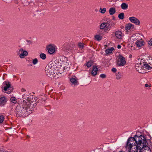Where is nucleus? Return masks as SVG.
Segmentation results:
<instances>
[{"label": "nucleus", "instance_id": "nucleus-1", "mask_svg": "<svg viewBox=\"0 0 152 152\" xmlns=\"http://www.w3.org/2000/svg\"><path fill=\"white\" fill-rule=\"evenodd\" d=\"M66 65H69L67 62H64L62 65L60 64L61 67L59 68L56 67L54 65L52 66L51 64H48L45 68L46 73L51 78H58L61 76L64 70H68L69 67L67 66Z\"/></svg>", "mask_w": 152, "mask_h": 152}, {"label": "nucleus", "instance_id": "nucleus-2", "mask_svg": "<svg viewBox=\"0 0 152 152\" xmlns=\"http://www.w3.org/2000/svg\"><path fill=\"white\" fill-rule=\"evenodd\" d=\"M26 100L21 102V103L16 107L15 112L17 117L25 116L28 115L32 113V110L27 107Z\"/></svg>", "mask_w": 152, "mask_h": 152}, {"label": "nucleus", "instance_id": "nucleus-3", "mask_svg": "<svg viewBox=\"0 0 152 152\" xmlns=\"http://www.w3.org/2000/svg\"><path fill=\"white\" fill-rule=\"evenodd\" d=\"M137 137L138 136L136 135L133 137L129 138L127 141L126 147L132 152H137L136 145L137 141L136 140Z\"/></svg>", "mask_w": 152, "mask_h": 152}, {"label": "nucleus", "instance_id": "nucleus-4", "mask_svg": "<svg viewBox=\"0 0 152 152\" xmlns=\"http://www.w3.org/2000/svg\"><path fill=\"white\" fill-rule=\"evenodd\" d=\"M136 138V140L137 141L136 145L137 152L138 150H139L145 148V147L147 146V141L146 138L145 137L142 135H140L139 136H138V137Z\"/></svg>", "mask_w": 152, "mask_h": 152}, {"label": "nucleus", "instance_id": "nucleus-5", "mask_svg": "<svg viewBox=\"0 0 152 152\" xmlns=\"http://www.w3.org/2000/svg\"><path fill=\"white\" fill-rule=\"evenodd\" d=\"M132 38L134 41H136L135 44L137 48H140L144 45L145 42L140 38L139 34H134L132 37Z\"/></svg>", "mask_w": 152, "mask_h": 152}, {"label": "nucleus", "instance_id": "nucleus-6", "mask_svg": "<svg viewBox=\"0 0 152 152\" xmlns=\"http://www.w3.org/2000/svg\"><path fill=\"white\" fill-rule=\"evenodd\" d=\"M125 58L121 55L118 56L116 60L117 65L118 66H123L126 64Z\"/></svg>", "mask_w": 152, "mask_h": 152}, {"label": "nucleus", "instance_id": "nucleus-7", "mask_svg": "<svg viewBox=\"0 0 152 152\" xmlns=\"http://www.w3.org/2000/svg\"><path fill=\"white\" fill-rule=\"evenodd\" d=\"M143 64L142 65L141 63H137L136 64L135 68L137 70L138 72H139V69L142 68L143 67V68L144 69H146L148 70H150L151 69L152 67H151L149 65L146 64V63L145 64L144 63H143Z\"/></svg>", "mask_w": 152, "mask_h": 152}, {"label": "nucleus", "instance_id": "nucleus-8", "mask_svg": "<svg viewBox=\"0 0 152 152\" xmlns=\"http://www.w3.org/2000/svg\"><path fill=\"white\" fill-rule=\"evenodd\" d=\"M73 45H70L67 43L64 44L61 47V50L64 53H66L68 51H71L73 49Z\"/></svg>", "mask_w": 152, "mask_h": 152}, {"label": "nucleus", "instance_id": "nucleus-9", "mask_svg": "<svg viewBox=\"0 0 152 152\" xmlns=\"http://www.w3.org/2000/svg\"><path fill=\"white\" fill-rule=\"evenodd\" d=\"M47 48L48 53L50 54L53 53L56 50L55 46L52 44L48 45L47 47Z\"/></svg>", "mask_w": 152, "mask_h": 152}, {"label": "nucleus", "instance_id": "nucleus-10", "mask_svg": "<svg viewBox=\"0 0 152 152\" xmlns=\"http://www.w3.org/2000/svg\"><path fill=\"white\" fill-rule=\"evenodd\" d=\"M129 19L131 22L136 25H139L140 24V22L139 20L134 17H130L129 18Z\"/></svg>", "mask_w": 152, "mask_h": 152}, {"label": "nucleus", "instance_id": "nucleus-11", "mask_svg": "<svg viewBox=\"0 0 152 152\" xmlns=\"http://www.w3.org/2000/svg\"><path fill=\"white\" fill-rule=\"evenodd\" d=\"M26 102L27 104H26L27 105V107L29 108L30 110L32 108L34 107L36 105V104L35 102L33 101H31L30 100L29 101L26 102Z\"/></svg>", "mask_w": 152, "mask_h": 152}, {"label": "nucleus", "instance_id": "nucleus-12", "mask_svg": "<svg viewBox=\"0 0 152 152\" xmlns=\"http://www.w3.org/2000/svg\"><path fill=\"white\" fill-rule=\"evenodd\" d=\"M7 102V98L5 96H0V106H3Z\"/></svg>", "mask_w": 152, "mask_h": 152}, {"label": "nucleus", "instance_id": "nucleus-13", "mask_svg": "<svg viewBox=\"0 0 152 152\" xmlns=\"http://www.w3.org/2000/svg\"><path fill=\"white\" fill-rule=\"evenodd\" d=\"M3 86H4L3 90L5 91H7V89L10 90V88H11V84L8 81L4 82L3 83Z\"/></svg>", "mask_w": 152, "mask_h": 152}, {"label": "nucleus", "instance_id": "nucleus-14", "mask_svg": "<svg viewBox=\"0 0 152 152\" xmlns=\"http://www.w3.org/2000/svg\"><path fill=\"white\" fill-rule=\"evenodd\" d=\"M98 71V68L97 66H94L91 74L92 76H95L97 74Z\"/></svg>", "mask_w": 152, "mask_h": 152}, {"label": "nucleus", "instance_id": "nucleus-15", "mask_svg": "<svg viewBox=\"0 0 152 152\" xmlns=\"http://www.w3.org/2000/svg\"><path fill=\"white\" fill-rule=\"evenodd\" d=\"M139 152H151V151L149 147L147 146L140 150Z\"/></svg>", "mask_w": 152, "mask_h": 152}, {"label": "nucleus", "instance_id": "nucleus-16", "mask_svg": "<svg viewBox=\"0 0 152 152\" xmlns=\"http://www.w3.org/2000/svg\"><path fill=\"white\" fill-rule=\"evenodd\" d=\"M115 35L118 39H121L122 38V34L120 31H116L115 33Z\"/></svg>", "mask_w": 152, "mask_h": 152}, {"label": "nucleus", "instance_id": "nucleus-17", "mask_svg": "<svg viewBox=\"0 0 152 152\" xmlns=\"http://www.w3.org/2000/svg\"><path fill=\"white\" fill-rule=\"evenodd\" d=\"M116 12L115 9L114 8H110L109 10V12L110 15H113Z\"/></svg>", "mask_w": 152, "mask_h": 152}, {"label": "nucleus", "instance_id": "nucleus-18", "mask_svg": "<svg viewBox=\"0 0 152 152\" xmlns=\"http://www.w3.org/2000/svg\"><path fill=\"white\" fill-rule=\"evenodd\" d=\"M28 95L27 94H24L22 96V98L23 99V102L24 100H25L26 102H28L30 101V99L28 97Z\"/></svg>", "mask_w": 152, "mask_h": 152}, {"label": "nucleus", "instance_id": "nucleus-19", "mask_svg": "<svg viewBox=\"0 0 152 152\" xmlns=\"http://www.w3.org/2000/svg\"><path fill=\"white\" fill-rule=\"evenodd\" d=\"M121 7L122 9L125 10L128 9V6L126 3H123L121 4Z\"/></svg>", "mask_w": 152, "mask_h": 152}, {"label": "nucleus", "instance_id": "nucleus-20", "mask_svg": "<svg viewBox=\"0 0 152 152\" xmlns=\"http://www.w3.org/2000/svg\"><path fill=\"white\" fill-rule=\"evenodd\" d=\"M28 54V53L27 51H23L22 53L20 54L19 56L21 58H24L25 56H26Z\"/></svg>", "mask_w": 152, "mask_h": 152}, {"label": "nucleus", "instance_id": "nucleus-21", "mask_svg": "<svg viewBox=\"0 0 152 152\" xmlns=\"http://www.w3.org/2000/svg\"><path fill=\"white\" fill-rule=\"evenodd\" d=\"M134 27V25L131 23H129L127 24L125 28L127 30H129L131 28H133Z\"/></svg>", "mask_w": 152, "mask_h": 152}, {"label": "nucleus", "instance_id": "nucleus-22", "mask_svg": "<svg viewBox=\"0 0 152 152\" xmlns=\"http://www.w3.org/2000/svg\"><path fill=\"white\" fill-rule=\"evenodd\" d=\"M70 81L74 85H77V82L75 78L72 77L71 78Z\"/></svg>", "mask_w": 152, "mask_h": 152}, {"label": "nucleus", "instance_id": "nucleus-23", "mask_svg": "<svg viewBox=\"0 0 152 152\" xmlns=\"http://www.w3.org/2000/svg\"><path fill=\"white\" fill-rule=\"evenodd\" d=\"M113 50H114V48L113 47H112L106 50L105 53L107 54H108L109 53H112Z\"/></svg>", "mask_w": 152, "mask_h": 152}, {"label": "nucleus", "instance_id": "nucleus-24", "mask_svg": "<svg viewBox=\"0 0 152 152\" xmlns=\"http://www.w3.org/2000/svg\"><path fill=\"white\" fill-rule=\"evenodd\" d=\"M107 26L106 24L105 23H102L100 26V29H102L105 28H107Z\"/></svg>", "mask_w": 152, "mask_h": 152}, {"label": "nucleus", "instance_id": "nucleus-25", "mask_svg": "<svg viewBox=\"0 0 152 152\" xmlns=\"http://www.w3.org/2000/svg\"><path fill=\"white\" fill-rule=\"evenodd\" d=\"M93 64V62L92 61H88L87 62L86 66H87L88 67H91L92 65Z\"/></svg>", "mask_w": 152, "mask_h": 152}, {"label": "nucleus", "instance_id": "nucleus-26", "mask_svg": "<svg viewBox=\"0 0 152 152\" xmlns=\"http://www.w3.org/2000/svg\"><path fill=\"white\" fill-rule=\"evenodd\" d=\"M95 39L98 40L100 41L102 39V37L99 35H96L94 36Z\"/></svg>", "mask_w": 152, "mask_h": 152}, {"label": "nucleus", "instance_id": "nucleus-27", "mask_svg": "<svg viewBox=\"0 0 152 152\" xmlns=\"http://www.w3.org/2000/svg\"><path fill=\"white\" fill-rule=\"evenodd\" d=\"M122 77V74L119 72H118L116 74V77L117 80H119Z\"/></svg>", "mask_w": 152, "mask_h": 152}, {"label": "nucleus", "instance_id": "nucleus-28", "mask_svg": "<svg viewBox=\"0 0 152 152\" xmlns=\"http://www.w3.org/2000/svg\"><path fill=\"white\" fill-rule=\"evenodd\" d=\"M118 18L122 20L124 18V13H121L119 14L118 15Z\"/></svg>", "mask_w": 152, "mask_h": 152}, {"label": "nucleus", "instance_id": "nucleus-29", "mask_svg": "<svg viewBox=\"0 0 152 152\" xmlns=\"http://www.w3.org/2000/svg\"><path fill=\"white\" fill-rule=\"evenodd\" d=\"M40 57L42 59L44 60L46 58V56L45 54L42 53L40 55Z\"/></svg>", "mask_w": 152, "mask_h": 152}, {"label": "nucleus", "instance_id": "nucleus-30", "mask_svg": "<svg viewBox=\"0 0 152 152\" xmlns=\"http://www.w3.org/2000/svg\"><path fill=\"white\" fill-rule=\"evenodd\" d=\"M11 101L14 103H15L17 102V99L15 97H12L10 98Z\"/></svg>", "mask_w": 152, "mask_h": 152}, {"label": "nucleus", "instance_id": "nucleus-31", "mask_svg": "<svg viewBox=\"0 0 152 152\" xmlns=\"http://www.w3.org/2000/svg\"><path fill=\"white\" fill-rule=\"evenodd\" d=\"M106 11V9L105 8H104L103 9H102L100 8L99 9V12L102 14H104L105 13Z\"/></svg>", "mask_w": 152, "mask_h": 152}, {"label": "nucleus", "instance_id": "nucleus-32", "mask_svg": "<svg viewBox=\"0 0 152 152\" xmlns=\"http://www.w3.org/2000/svg\"><path fill=\"white\" fill-rule=\"evenodd\" d=\"M111 21V20L109 18H107L105 23L106 24L107 26V24H108L109 25H110Z\"/></svg>", "mask_w": 152, "mask_h": 152}, {"label": "nucleus", "instance_id": "nucleus-33", "mask_svg": "<svg viewBox=\"0 0 152 152\" xmlns=\"http://www.w3.org/2000/svg\"><path fill=\"white\" fill-rule=\"evenodd\" d=\"M38 60L37 58H35L32 61V63L34 65L36 64L38 62Z\"/></svg>", "mask_w": 152, "mask_h": 152}, {"label": "nucleus", "instance_id": "nucleus-34", "mask_svg": "<svg viewBox=\"0 0 152 152\" xmlns=\"http://www.w3.org/2000/svg\"><path fill=\"white\" fill-rule=\"evenodd\" d=\"M78 45L79 48L82 49L84 47L83 44L81 43H79L78 44Z\"/></svg>", "mask_w": 152, "mask_h": 152}, {"label": "nucleus", "instance_id": "nucleus-35", "mask_svg": "<svg viewBox=\"0 0 152 152\" xmlns=\"http://www.w3.org/2000/svg\"><path fill=\"white\" fill-rule=\"evenodd\" d=\"M4 118L3 115H1L0 116V124L3 122L4 120Z\"/></svg>", "mask_w": 152, "mask_h": 152}, {"label": "nucleus", "instance_id": "nucleus-36", "mask_svg": "<svg viewBox=\"0 0 152 152\" xmlns=\"http://www.w3.org/2000/svg\"><path fill=\"white\" fill-rule=\"evenodd\" d=\"M106 77V75L105 74H103L100 75V77L102 78H105Z\"/></svg>", "mask_w": 152, "mask_h": 152}, {"label": "nucleus", "instance_id": "nucleus-37", "mask_svg": "<svg viewBox=\"0 0 152 152\" xmlns=\"http://www.w3.org/2000/svg\"><path fill=\"white\" fill-rule=\"evenodd\" d=\"M148 44L152 46V38L149 41Z\"/></svg>", "mask_w": 152, "mask_h": 152}, {"label": "nucleus", "instance_id": "nucleus-38", "mask_svg": "<svg viewBox=\"0 0 152 152\" xmlns=\"http://www.w3.org/2000/svg\"><path fill=\"white\" fill-rule=\"evenodd\" d=\"M111 70L113 72H115L117 71L116 69L114 68H113Z\"/></svg>", "mask_w": 152, "mask_h": 152}, {"label": "nucleus", "instance_id": "nucleus-39", "mask_svg": "<svg viewBox=\"0 0 152 152\" xmlns=\"http://www.w3.org/2000/svg\"><path fill=\"white\" fill-rule=\"evenodd\" d=\"M25 51V50H24L22 48L20 49L19 50V52H20L19 53H20V52L23 53V51Z\"/></svg>", "mask_w": 152, "mask_h": 152}, {"label": "nucleus", "instance_id": "nucleus-40", "mask_svg": "<svg viewBox=\"0 0 152 152\" xmlns=\"http://www.w3.org/2000/svg\"><path fill=\"white\" fill-rule=\"evenodd\" d=\"M145 86L146 87H151V85H148V84H145Z\"/></svg>", "mask_w": 152, "mask_h": 152}, {"label": "nucleus", "instance_id": "nucleus-41", "mask_svg": "<svg viewBox=\"0 0 152 152\" xmlns=\"http://www.w3.org/2000/svg\"><path fill=\"white\" fill-rule=\"evenodd\" d=\"M110 24L112 26H114L115 25V23L113 22H110Z\"/></svg>", "mask_w": 152, "mask_h": 152}, {"label": "nucleus", "instance_id": "nucleus-42", "mask_svg": "<svg viewBox=\"0 0 152 152\" xmlns=\"http://www.w3.org/2000/svg\"><path fill=\"white\" fill-rule=\"evenodd\" d=\"M26 41H27L29 43V44H31V43H32V42H31V41H30V40H27Z\"/></svg>", "mask_w": 152, "mask_h": 152}, {"label": "nucleus", "instance_id": "nucleus-43", "mask_svg": "<svg viewBox=\"0 0 152 152\" xmlns=\"http://www.w3.org/2000/svg\"><path fill=\"white\" fill-rule=\"evenodd\" d=\"M21 91H22V92H25L26 90L24 89V88H22L21 90Z\"/></svg>", "mask_w": 152, "mask_h": 152}, {"label": "nucleus", "instance_id": "nucleus-44", "mask_svg": "<svg viewBox=\"0 0 152 152\" xmlns=\"http://www.w3.org/2000/svg\"><path fill=\"white\" fill-rule=\"evenodd\" d=\"M117 48L118 49H120L121 48V46L120 45H118L117 46Z\"/></svg>", "mask_w": 152, "mask_h": 152}, {"label": "nucleus", "instance_id": "nucleus-45", "mask_svg": "<svg viewBox=\"0 0 152 152\" xmlns=\"http://www.w3.org/2000/svg\"><path fill=\"white\" fill-rule=\"evenodd\" d=\"M115 19V18H114V17H113V19H114H114Z\"/></svg>", "mask_w": 152, "mask_h": 152}, {"label": "nucleus", "instance_id": "nucleus-46", "mask_svg": "<svg viewBox=\"0 0 152 152\" xmlns=\"http://www.w3.org/2000/svg\"><path fill=\"white\" fill-rule=\"evenodd\" d=\"M123 28V26H121V28Z\"/></svg>", "mask_w": 152, "mask_h": 152}, {"label": "nucleus", "instance_id": "nucleus-47", "mask_svg": "<svg viewBox=\"0 0 152 152\" xmlns=\"http://www.w3.org/2000/svg\"><path fill=\"white\" fill-rule=\"evenodd\" d=\"M130 151V152H132L131 151Z\"/></svg>", "mask_w": 152, "mask_h": 152}]
</instances>
